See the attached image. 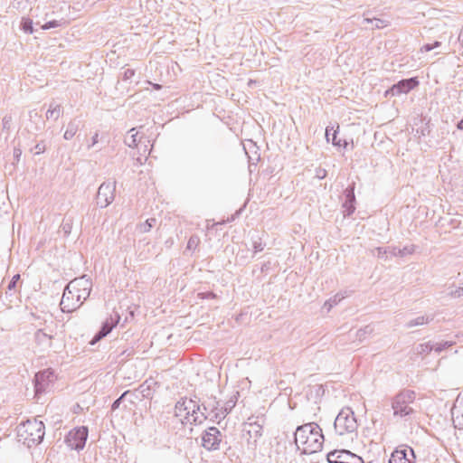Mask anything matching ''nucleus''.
I'll list each match as a JSON object with an SVG mask.
<instances>
[{"label": "nucleus", "instance_id": "nucleus-1", "mask_svg": "<svg viewBox=\"0 0 463 463\" xmlns=\"http://www.w3.org/2000/svg\"><path fill=\"white\" fill-rule=\"evenodd\" d=\"M295 443L303 454H313L321 450L324 443L322 429L315 422L298 426L294 433Z\"/></svg>", "mask_w": 463, "mask_h": 463}, {"label": "nucleus", "instance_id": "nucleus-2", "mask_svg": "<svg viewBox=\"0 0 463 463\" xmlns=\"http://www.w3.org/2000/svg\"><path fill=\"white\" fill-rule=\"evenodd\" d=\"M17 438L28 448L40 444L44 437V424L37 419L21 422L17 428Z\"/></svg>", "mask_w": 463, "mask_h": 463}, {"label": "nucleus", "instance_id": "nucleus-3", "mask_svg": "<svg viewBox=\"0 0 463 463\" xmlns=\"http://www.w3.org/2000/svg\"><path fill=\"white\" fill-rule=\"evenodd\" d=\"M415 392L411 390H403L392 400V407L395 416L405 417L414 412L411 406L414 402Z\"/></svg>", "mask_w": 463, "mask_h": 463}, {"label": "nucleus", "instance_id": "nucleus-4", "mask_svg": "<svg viewBox=\"0 0 463 463\" xmlns=\"http://www.w3.org/2000/svg\"><path fill=\"white\" fill-rule=\"evenodd\" d=\"M357 427L354 413L350 408L342 409L334 422L335 430L340 436L354 432Z\"/></svg>", "mask_w": 463, "mask_h": 463}, {"label": "nucleus", "instance_id": "nucleus-5", "mask_svg": "<svg viewBox=\"0 0 463 463\" xmlns=\"http://www.w3.org/2000/svg\"><path fill=\"white\" fill-rule=\"evenodd\" d=\"M116 185L117 182L115 180L103 182L99 185L96 195V203L99 207L106 208L114 201Z\"/></svg>", "mask_w": 463, "mask_h": 463}, {"label": "nucleus", "instance_id": "nucleus-6", "mask_svg": "<svg viewBox=\"0 0 463 463\" xmlns=\"http://www.w3.org/2000/svg\"><path fill=\"white\" fill-rule=\"evenodd\" d=\"M66 287L85 301L90 294L92 282L87 275H83L70 281Z\"/></svg>", "mask_w": 463, "mask_h": 463}, {"label": "nucleus", "instance_id": "nucleus-7", "mask_svg": "<svg viewBox=\"0 0 463 463\" xmlns=\"http://www.w3.org/2000/svg\"><path fill=\"white\" fill-rule=\"evenodd\" d=\"M88 438V428L81 426L71 430L65 438V442L71 449L80 450Z\"/></svg>", "mask_w": 463, "mask_h": 463}, {"label": "nucleus", "instance_id": "nucleus-8", "mask_svg": "<svg viewBox=\"0 0 463 463\" xmlns=\"http://www.w3.org/2000/svg\"><path fill=\"white\" fill-rule=\"evenodd\" d=\"M329 463H364L361 457L346 449H335L326 456Z\"/></svg>", "mask_w": 463, "mask_h": 463}, {"label": "nucleus", "instance_id": "nucleus-9", "mask_svg": "<svg viewBox=\"0 0 463 463\" xmlns=\"http://www.w3.org/2000/svg\"><path fill=\"white\" fill-rule=\"evenodd\" d=\"M84 300L77 297L73 290L69 289L67 287L63 291V295L60 303L62 312L71 313L79 308Z\"/></svg>", "mask_w": 463, "mask_h": 463}, {"label": "nucleus", "instance_id": "nucleus-10", "mask_svg": "<svg viewBox=\"0 0 463 463\" xmlns=\"http://www.w3.org/2000/svg\"><path fill=\"white\" fill-rule=\"evenodd\" d=\"M56 379L53 370L48 368L38 372L34 376V388L36 394L44 392Z\"/></svg>", "mask_w": 463, "mask_h": 463}, {"label": "nucleus", "instance_id": "nucleus-11", "mask_svg": "<svg viewBox=\"0 0 463 463\" xmlns=\"http://www.w3.org/2000/svg\"><path fill=\"white\" fill-rule=\"evenodd\" d=\"M222 435L216 427L208 428L202 436V446L207 450L219 449Z\"/></svg>", "mask_w": 463, "mask_h": 463}, {"label": "nucleus", "instance_id": "nucleus-12", "mask_svg": "<svg viewBox=\"0 0 463 463\" xmlns=\"http://www.w3.org/2000/svg\"><path fill=\"white\" fill-rule=\"evenodd\" d=\"M198 408V402L193 399L182 398L175 406V415L183 421H186L187 417H191V412Z\"/></svg>", "mask_w": 463, "mask_h": 463}, {"label": "nucleus", "instance_id": "nucleus-13", "mask_svg": "<svg viewBox=\"0 0 463 463\" xmlns=\"http://www.w3.org/2000/svg\"><path fill=\"white\" fill-rule=\"evenodd\" d=\"M419 80L417 78H410L406 80H402L398 83L392 85L391 89L386 90L385 95L392 96H399L402 93H408L411 90H413L416 86H418Z\"/></svg>", "mask_w": 463, "mask_h": 463}, {"label": "nucleus", "instance_id": "nucleus-14", "mask_svg": "<svg viewBox=\"0 0 463 463\" xmlns=\"http://www.w3.org/2000/svg\"><path fill=\"white\" fill-rule=\"evenodd\" d=\"M119 318V315L118 314H115L114 317L110 316L109 318H107L106 321L102 324L101 328L91 340L90 344L94 345L95 343L107 336L111 332L113 327L118 323Z\"/></svg>", "mask_w": 463, "mask_h": 463}, {"label": "nucleus", "instance_id": "nucleus-15", "mask_svg": "<svg viewBox=\"0 0 463 463\" xmlns=\"http://www.w3.org/2000/svg\"><path fill=\"white\" fill-rule=\"evenodd\" d=\"M345 201L343 203V207L345 208V214L350 215L354 212V209H355V207L354 205V203L355 201L354 184H353L352 185L348 186L345 189Z\"/></svg>", "mask_w": 463, "mask_h": 463}, {"label": "nucleus", "instance_id": "nucleus-16", "mask_svg": "<svg viewBox=\"0 0 463 463\" xmlns=\"http://www.w3.org/2000/svg\"><path fill=\"white\" fill-rule=\"evenodd\" d=\"M237 402V396L232 395L223 406H222L220 412H216L215 420H221L226 417L227 414L234 408Z\"/></svg>", "mask_w": 463, "mask_h": 463}, {"label": "nucleus", "instance_id": "nucleus-17", "mask_svg": "<svg viewBox=\"0 0 463 463\" xmlns=\"http://www.w3.org/2000/svg\"><path fill=\"white\" fill-rule=\"evenodd\" d=\"M52 338V335L44 332L43 329H38L34 334L35 342L43 347H51Z\"/></svg>", "mask_w": 463, "mask_h": 463}, {"label": "nucleus", "instance_id": "nucleus-18", "mask_svg": "<svg viewBox=\"0 0 463 463\" xmlns=\"http://www.w3.org/2000/svg\"><path fill=\"white\" fill-rule=\"evenodd\" d=\"M451 414L455 427L463 429V407L455 404L451 410Z\"/></svg>", "mask_w": 463, "mask_h": 463}, {"label": "nucleus", "instance_id": "nucleus-19", "mask_svg": "<svg viewBox=\"0 0 463 463\" xmlns=\"http://www.w3.org/2000/svg\"><path fill=\"white\" fill-rule=\"evenodd\" d=\"M61 114H62L61 106L55 102H52L49 106V109H47L46 118L53 119L56 121L61 117Z\"/></svg>", "mask_w": 463, "mask_h": 463}, {"label": "nucleus", "instance_id": "nucleus-20", "mask_svg": "<svg viewBox=\"0 0 463 463\" xmlns=\"http://www.w3.org/2000/svg\"><path fill=\"white\" fill-rule=\"evenodd\" d=\"M206 420L204 412L201 411L200 405L194 410V412H191V417H187L185 423L190 424H201Z\"/></svg>", "mask_w": 463, "mask_h": 463}, {"label": "nucleus", "instance_id": "nucleus-21", "mask_svg": "<svg viewBox=\"0 0 463 463\" xmlns=\"http://www.w3.org/2000/svg\"><path fill=\"white\" fill-rule=\"evenodd\" d=\"M389 463H411L407 458V452L405 449L394 450L389 459Z\"/></svg>", "mask_w": 463, "mask_h": 463}, {"label": "nucleus", "instance_id": "nucleus-22", "mask_svg": "<svg viewBox=\"0 0 463 463\" xmlns=\"http://www.w3.org/2000/svg\"><path fill=\"white\" fill-rule=\"evenodd\" d=\"M80 128V121L76 119L71 120L68 123L67 129L63 134V138L65 140H71L77 133Z\"/></svg>", "mask_w": 463, "mask_h": 463}, {"label": "nucleus", "instance_id": "nucleus-23", "mask_svg": "<svg viewBox=\"0 0 463 463\" xmlns=\"http://www.w3.org/2000/svg\"><path fill=\"white\" fill-rule=\"evenodd\" d=\"M432 320H433L432 316H420V317H418L407 322L405 326L407 328H411V327L417 326H423V325L429 324Z\"/></svg>", "mask_w": 463, "mask_h": 463}, {"label": "nucleus", "instance_id": "nucleus-24", "mask_svg": "<svg viewBox=\"0 0 463 463\" xmlns=\"http://www.w3.org/2000/svg\"><path fill=\"white\" fill-rule=\"evenodd\" d=\"M433 350V344L431 342H427L423 344L418 345L414 348V353L417 355L424 356L429 354Z\"/></svg>", "mask_w": 463, "mask_h": 463}, {"label": "nucleus", "instance_id": "nucleus-25", "mask_svg": "<svg viewBox=\"0 0 463 463\" xmlns=\"http://www.w3.org/2000/svg\"><path fill=\"white\" fill-rule=\"evenodd\" d=\"M136 128H133L128 131V135L126 136L124 143L129 147H136L137 146V132H135Z\"/></svg>", "mask_w": 463, "mask_h": 463}, {"label": "nucleus", "instance_id": "nucleus-26", "mask_svg": "<svg viewBox=\"0 0 463 463\" xmlns=\"http://www.w3.org/2000/svg\"><path fill=\"white\" fill-rule=\"evenodd\" d=\"M222 406L219 401H216L215 398L210 399L205 404H203V409L210 410L213 413V417L215 419L216 412H220Z\"/></svg>", "mask_w": 463, "mask_h": 463}, {"label": "nucleus", "instance_id": "nucleus-27", "mask_svg": "<svg viewBox=\"0 0 463 463\" xmlns=\"http://www.w3.org/2000/svg\"><path fill=\"white\" fill-rule=\"evenodd\" d=\"M363 24H373V28H383L387 25V22L384 21V20H382V19H379V18H373V19H371V18H364V21H363Z\"/></svg>", "mask_w": 463, "mask_h": 463}, {"label": "nucleus", "instance_id": "nucleus-28", "mask_svg": "<svg viewBox=\"0 0 463 463\" xmlns=\"http://www.w3.org/2000/svg\"><path fill=\"white\" fill-rule=\"evenodd\" d=\"M156 220L155 218L147 219L145 222L140 223L137 227L138 231L142 233L148 232L151 228L156 224Z\"/></svg>", "mask_w": 463, "mask_h": 463}, {"label": "nucleus", "instance_id": "nucleus-29", "mask_svg": "<svg viewBox=\"0 0 463 463\" xmlns=\"http://www.w3.org/2000/svg\"><path fill=\"white\" fill-rule=\"evenodd\" d=\"M21 27L22 30L26 33H33V21L29 18H23Z\"/></svg>", "mask_w": 463, "mask_h": 463}, {"label": "nucleus", "instance_id": "nucleus-30", "mask_svg": "<svg viewBox=\"0 0 463 463\" xmlns=\"http://www.w3.org/2000/svg\"><path fill=\"white\" fill-rule=\"evenodd\" d=\"M453 345H454V342H452V341H445V342H441V343L433 344V350L436 353L439 354L443 350H445L448 347L452 346Z\"/></svg>", "mask_w": 463, "mask_h": 463}, {"label": "nucleus", "instance_id": "nucleus-31", "mask_svg": "<svg viewBox=\"0 0 463 463\" xmlns=\"http://www.w3.org/2000/svg\"><path fill=\"white\" fill-rule=\"evenodd\" d=\"M462 286H458L457 288L449 287V295L452 298H459L463 295V282L461 283Z\"/></svg>", "mask_w": 463, "mask_h": 463}, {"label": "nucleus", "instance_id": "nucleus-32", "mask_svg": "<svg viewBox=\"0 0 463 463\" xmlns=\"http://www.w3.org/2000/svg\"><path fill=\"white\" fill-rule=\"evenodd\" d=\"M415 245H408L404 246L402 249L398 250L399 257H404L406 255H411L415 251Z\"/></svg>", "mask_w": 463, "mask_h": 463}, {"label": "nucleus", "instance_id": "nucleus-33", "mask_svg": "<svg viewBox=\"0 0 463 463\" xmlns=\"http://www.w3.org/2000/svg\"><path fill=\"white\" fill-rule=\"evenodd\" d=\"M200 243V238L197 235H192L187 243L188 250H195Z\"/></svg>", "mask_w": 463, "mask_h": 463}, {"label": "nucleus", "instance_id": "nucleus-34", "mask_svg": "<svg viewBox=\"0 0 463 463\" xmlns=\"http://www.w3.org/2000/svg\"><path fill=\"white\" fill-rule=\"evenodd\" d=\"M12 120H13V118H12V116H10V115H5L3 118V119H2V129L4 131L8 132L10 130Z\"/></svg>", "mask_w": 463, "mask_h": 463}, {"label": "nucleus", "instance_id": "nucleus-35", "mask_svg": "<svg viewBox=\"0 0 463 463\" xmlns=\"http://www.w3.org/2000/svg\"><path fill=\"white\" fill-rule=\"evenodd\" d=\"M19 279H20V275H19V274H16V275H14V276L12 278L11 281H10V282H9V284H8L7 291L5 292V294H10V296H12V295H13V294L11 293V291H12L13 289H14V288H15V287H16V283H17V281H18Z\"/></svg>", "mask_w": 463, "mask_h": 463}, {"label": "nucleus", "instance_id": "nucleus-36", "mask_svg": "<svg viewBox=\"0 0 463 463\" xmlns=\"http://www.w3.org/2000/svg\"><path fill=\"white\" fill-rule=\"evenodd\" d=\"M340 300L341 298L338 295H335L333 298H330L325 303V307L330 310L334 306L337 305Z\"/></svg>", "mask_w": 463, "mask_h": 463}, {"label": "nucleus", "instance_id": "nucleus-37", "mask_svg": "<svg viewBox=\"0 0 463 463\" xmlns=\"http://www.w3.org/2000/svg\"><path fill=\"white\" fill-rule=\"evenodd\" d=\"M371 332H372V328L370 327V326H366L365 327L359 329L357 331V337L360 340H363L365 337V335L367 334H370Z\"/></svg>", "mask_w": 463, "mask_h": 463}, {"label": "nucleus", "instance_id": "nucleus-38", "mask_svg": "<svg viewBox=\"0 0 463 463\" xmlns=\"http://www.w3.org/2000/svg\"><path fill=\"white\" fill-rule=\"evenodd\" d=\"M60 24H60V22H59V21H57V20H53V21H50V22H48V23L44 24L43 25H42V27H41V28H42L43 30H49V29H51V28L58 27V26H60Z\"/></svg>", "mask_w": 463, "mask_h": 463}, {"label": "nucleus", "instance_id": "nucleus-39", "mask_svg": "<svg viewBox=\"0 0 463 463\" xmlns=\"http://www.w3.org/2000/svg\"><path fill=\"white\" fill-rule=\"evenodd\" d=\"M128 393V392H123L120 397H118L116 401H114V402L111 405V410L112 411H115V410H117L119 407L122 400L126 397V395Z\"/></svg>", "mask_w": 463, "mask_h": 463}, {"label": "nucleus", "instance_id": "nucleus-40", "mask_svg": "<svg viewBox=\"0 0 463 463\" xmlns=\"http://www.w3.org/2000/svg\"><path fill=\"white\" fill-rule=\"evenodd\" d=\"M135 75V71L133 69H127L122 75L123 80H128Z\"/></svg>", "mask_w": 463, "mask_h": 463}, {"label": "nucleus", "instance_id": "nucleus-41", "mask_svg": "<svg viewBox=\"0 0 463 463\" xmlns=\"http://www.w3.org/2000/svg\"><path fill=\"white\" fill-rule=\"evenodd\" d=\"M375 251L377 252V257L383 259L386 257V254L388 253L387 248L378 247L375 249Z\"/></svg>", "mask_w": 463, "mask_h": 463}, {"label": "nucleus", "instance_id": "nucleus-42", "mask_svg": "<svg viewBox=\"0 0 463 463\" xmlns=\"http://www.w3.org/2000/svg\"><path fill=\"white\" fill-rule=\"evenodd\" d=\"M34 150H35V155H40V154L43 153L45 151L44 143L42 141V142L36 144L34 146Z\"/></svg>", "mask_w": 463, "mask_h": 463}, {"label": "nucleus", "instance_id": "nucleus-43", "mask_svg": "<svg viewBox=\"0 0 463 463\" xmlns=\"http://www.w3.org/2000/svg\"><path fill=\"white\" fill-rule=\"evenodd\" d=\"M253 249H254V252L257 253V252L262 251L264 250V245L262 244V242L260 241H256L253 242Z\"/></svg>", "mask_w": 463, "mask_h": 463}, {"label": "nucleus", "instance_id": "nucleus-44", "mask_svg": "<svg viewBox=\"0 0 463 463\" xmlns=\"http://www.w3.org/2000/svg\"><path fill=\"white\" fill-rule=\"evenodd\" d=\"M439 45H440L439 42H435L433 44L423 45L422 50H424L425 52H430V51L433 50L434 48L439 47Z\"/></svg>", "mask_w": 463, "mask_h": 463}, {"label": "nucleus", "instance_id": "nucleus-45", "mask_svg": "<svg viewBox=\"0 0 463 463\" xmlns=\"http://www.w3.org/2000/svg\"><path fill=\"white\" fill-rule=\"evenodd\" d=\"M326 171L325 169L317 168L316 170V177H317L318 179H323L326 177Z\"/></svg>", "mask_w": 463, "mask_h": 463}, {"label": "nucleus", "instance_id": "nucleus-46", "mask_svg": "<svg viewBox=\"0 0 463 463\" xmlns=\"http://www.w3.org/2000/svg\"><path fill=\"white\" fill-rule=\"evenodd\" d=\"M199 296H201L202 298H216V295L211 291L200 293Z\"/></svg>", "mask_w": 463, "mask_h": 463}, {"label": "nucleus", "instance_id": "nucleus-47", "mask_svg": "<svg viewBox=\"0 0 463 463\" xmlns=\"http://www.w3.org/2000/svg\"><path fill=\"white\" fill-rule=\"evenodd\" d=\"M98 141H99V134L95 133L91 138V144L88 146V148L90 149L92 146H94L98 143Z\"/></svg>", "mask_w": 463, "mask_h": 463}, {"label": "nucleus", "instance_id": "nucleus-48", "mask_svg": "<svg viewBox=\"0 0 463 463\" xmlns=\"http://www.w3.org/2000/svg\"><path fill=\"white\" fill-rule=\"evenodd\" d=\"M336 131H334V133L332 134L333 135V137H332V142L335 146H342L341 144V140H337V137H336Z\"/></svg>", "mask_w": 463, "mask_h": 463}, {"label": "nucleus", "instance_id": "nucleus-49", "mask_svg": "<svg viewBox=\"0 0 463 463\" xmlns=\"http://www.w3.org/2000/svg\"><path fill=\"white\" fill-rule=\"evenodd\" d=\"M387 249H388V253H390L391 255L399 256V254H398V250H400L399 248L392 247V248H387Z\"/></svg>", "mask_w": 463, "mask_h": 463}, {"label": "nucleus", "instance_id": "nucleus-50", "mask_svg": "<svg viewBox=\"0 0 463 463\" xmlns=\"http://www.w3.org/2000/svg\"><path fill=\"white\" fill-rule=\"evenodd\" d=\"M21 155H22V150H21L20 148H16V147H15V148L14 149V158H15L17 161H19Z\"/></svg>", "mask_w": 463, "mask_h": 463}, {"label": "nucleus", "instance_id": "nucleus-51", "mask_svg": "<svg viewBox=\"0 0 463 463\" xmlns=\"http://www.w3.org/2000/svg\"><path fill=\"white\" fill-rule=\"evenodd\" d=\"M333 128H326V140L329 141L330 140V136H332V133H330V131L332 130Z\"/></svg>", "mask_w": 463, "mask_h": 463}, {"label": "nucleus", "instance_id": "nucleus-52", "mask_svg": "<svg viewBox=\"0 0 463 463\" xmlns=\"http://www.w3.org/2000/svg\"><path fill=\"white\" fill-rule=\"evenodd\" d=\"M333 128H326V140L329 141L330 140V136H332V133H330V131L332 130Z\"/></svg>", "mask_w": 463, "mask_h": 463}, {"label": "nucleus", "instance_id": "nucleus-53", "mask_svg": "<svg viewBox=\"0 0 463 463\" xmlns=\"http://www.w3.org/2000/svg\"><path fill=\"white\" fill-rule=\"evenodd\" d=\"M149 84H151L153 86V88L156 90H159L162 89V86L160 84H157V83H152L150 81H148Z\"/></svg>", "mask_w": 463, "mask_h": 463}, {"label": "nucleus", "instance_id": "nucleus-54", "mask_svg": "<svg viewBox=\"0 0 463 463\" xmlns=\"http://www.w3.org/2000/svg\"><path fill=\"white\" fill-rule=\"evenodd\" d=\"M143 155L145 156V160H146L147 155H149V152H147L146 146H145V148H144Z\"/></svg>", "mask_w": 463, "mask_h": 463}, {"label": "nucleus", "instance_id": "nucleus-55", "mask_svg": "<svg viewBox=\"0 0 463 463\" xmlns=\"http://www.w3.org/2000/svg\"><path fill=\"white\" fill-rule=\"evenodd\" d=\"M458 128L459 129H463V118L459 121L458 125Z\"/></svg>", "mask_w": 463, "mask_h": 463}, {"label": "nucleus", "instance_id": "nucleus-56", "mask_svg": "<svg viewBox=\"0 0 463 463\" xmlns=\"http://www.w3.org/2000/svg\"><path fill=\"white\" fill-rule=\"evenodd\" d=\"M137 161L139 165H143L142 159L140 157H137Z\"/></svg>", "mask_w": 463, "mask_h": 463}, {"label": "nucleus", "instance_id": "nucleus-57", "mask_svg": "<svg viewBox=\"0 0 463 463\" xmlns=\"http://www.w3.org/2000/svg\"><path fill=\"white\" fill-rule=\"evenodd\" d=\"M459 39H461L462 43H463V32L460 33L459 35Z\"/></svg>", "mask_w": 463, "mask_h": 463}, {"label": "nucleus", "instance_id": "nucleus-58", "mask_svg": "<svg viewBox=\"0 0 463 463\" xmlns=\"http://www.w3.org/2000/svg\"><path fill=\"white\" fill-rule=\"evenodd\" d=\"M347 145H348V143L346 141H344V144H343L344 147H346Z\"/></svg>", "mask_w": 463, "mask_h": 463}]
</instances>
